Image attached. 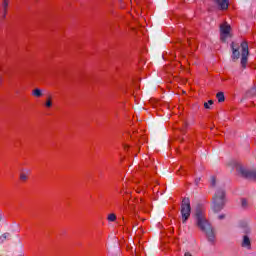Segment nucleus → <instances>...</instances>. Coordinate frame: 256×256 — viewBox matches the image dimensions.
<instances>
[{
  "label": "nucleus",
  "instance_id": "1",
  "mask_svg": "<svg viewBox=\"0 0 256 256\" xmlns=\"http://www.w3.org/2000/svg\"><path fill=\"white\" fill-rule=\"evenodd\" d=\"M194 221L197 229L205 233L209 243H212V245L215 244V229H213V226H211V223H209V220L205 217V210H203V205L201 204H198L196 207Z\"/></svg>",
  "mask_w": 256,
  "mask_h": 256
},
{
  "label": "nucleus",
  "instance_id": "2",
  "mask_svg": "<svg viewBox=\"0 0 256 256\" xmlns=\"http://www.w3.org/2000/svg\"><path fill=\"white\" fill-rule=\"evenodd\" d=\"M227 203V192L223 188H218L212 198V209L215 213L222 211Z\"/></svg>",
  "mask_w": 256,
  "mask_h": 256
},
{
  "label": "nucleus",
  "instance_id": "3",
  "mask_svg": "<svg viewBox=\"0 0 256 256\" xmlns=\"http://www.w3.org/2000/svg\"><path fill=\"white\" fill-rule=\"evenodd\" d=\"M181 215H182V223H187V219L191 217V202L189 198H184L181 204Z\"/></svg>",
  "mask_w": 256,
  "mask_h": 256
},
{
  "label": "nucleus",
  "instance_id": "4",
  "mask_svg": "<svg viewBox=\"0 0 256 256\" xmlns=\"http://www.w3.org/2000/svg\"><path fill=\"white\" fill-rule=\"evenodd\" d=\"M236 171L239 175L244 177V179H252L253 181H256V170H249L242 165H237Z\"/></svg>",
  "mask_w": 256,
  "mask_h": 256
},
{
  "label": "nucleus",
  "instance_id": "5",
  "mask_svg": "<svg viewBox=\"0 0 256 256\" xmlns=\"http://www.w3.org/2000/svg\"><path fill=\"white\" fill-rule=\"evenodd\" d=\"M241 47V67L245 69L247 67V61L249 59V44L247 41H243L240 44Z\"/></svg>",
  "mask_w": 256,
  "mask_h": 256
},
{
  "label": "nucleus",
  "instance_id": "6",
  "mask_svg": "<svg viewBox=\"0 0 256 256\" xmlns=\"http://www.w3.org/2000/svg\"><path fill=\"white\" fill-rule=\"evenodd\" d=\"M229 37H231V25H229L227 22H224L220 25V40L222 43H225Z\"/></svg>",
  "mask_w": 256,
  "mask_h": 256
},
{
  "label": "nucleus",
  "instance_id": "7",
  "mask_svg": "<svg viewBox=\"0 0 256 256\" xmlns=\"http://www.w3.org/2000/svg\"><path fill=\"white\" fill-rule=\"evenodd\" d=\"M231 49H232V60L237 61V59L241 57V52H239V44H235V42H232Z\"/></svg>",
  "mask_w": 256,
  "mask_h": 256
},
{
  "label": "nucleus",
  "instance_id": "8",
  "mask_svg": "<svg viewBox=\"0 0 256 256\" xmlns=\"http://www.w3.org/2000/svg\"><path fill=\"white\" fill-rule=\"evenodd\" d=\"M221 9V11H227L229 9V1L228 0H213Z\"/></svg>",
  "mask_w": 256,
  "mask_h": 256
},
{
  "label": "nucleus",
  "instance_id": "9",
  "mask_svg": "<svg viewBox=\"0 0 256 256\" xmlns=\"http://www.w3.org/2000/svg\"><path fill=\"white\" fill-rule=\"evenodd\" d=\"M43 107L46 109H52L53 107V95L48 94L43 102Z\"/></svg>",
  "mask_w": 256,
  "mask_h": 256
},
{
  "label": "nucleus",
  "instance_id": "10",
  "mask_svg": "<svg viewBox=\"0 0 256 256\" xmlns=\"http://www.w3.org/2000/svg\"><path fill=\"white\" fill-rule=\"evenodd\" d=\"M242 247H245L246 249H251V239H249V236L245 235L243 237Z\"/></svg>",
  "mask_w": 256,
  "mask_h": 256
},
{
  "label": "nucleus",
  "instance_id": "11",
  "mask_svg": "<svg viewBox=\"0 0 256 256\" xmlns=\"http://www.w3.org/2000/svg\"><path fill=\"white\" fill-rule=\"evenodd\" d=\"M32 96L36 97L37 99L43 97V90L36 88L32 90Z\"/></svg>",
  "mask_w": 256,
  "mask_h": 256
},
{
  "label": "nucleus",
  "instance_id": "12",
  "mask_svg": "<svg viewBox=\"0 0 256 256\" xmlns=\"http://www.w3.org/2000/svg\"><path fill=\"white\" fill-rule=\"evenodd\" d=\"M20 181H22L23 183H25L26 181H28L29 180V172H24V171H22L21 173H20Z\"/></svg>",
  "mask_w": 256,
  "mask_h": 256
},
{
  "label": "nucleus",
  "instance_id": "13",
  "mask_svg": "<svg viewBox=\"0 0 256 256\" xmlns=\"http://www.w3.org/2000/svg\"><path fill=\"white\" fill-rule=\"evenodd\" d=\"M2 7L4 11V17L7 15V11H9V0H2Z\"/></svg>",
  "mask_w": 256,
  "mask_h": 256
},
{
  "label": "nucleus",
  "instance_id": "14",
  "mask_svg": "<svg viewBox=\"0 0 256 256\" xmlns=\"http://www.w3.org/2000/svg\"><path fill=\"white\" fill-rule=\"evenodd\" d=\"M216 99H218V103H223L225 101V94L223 92H218L216 94Z\"/></svg>",
  "mask_w": 256,
  "mask_h": 256
},
{
  "label": "nucleus",
  "instance_id": "15",
  "mask_svg": "<svg viewBox=\"0 0 256 256\" xmlns=\"http://www.w3.org/2000/svg\"><path fill=\"white\" fill-rule=\"evenodd\" d=\"M9 237H11V234L9 233H4L0 236V245L5 243V241H7V239H9Z\"/></svg>",
  "mask_w": 256,
  "mask_h": 256
},
{
  "label": "nucleus",
  "instance_id": "16",
  "mask_svg": "<svg viewBox=\"0 0 256 256\" xmlns=\"http://www.w3.org/2000/svg\"><path fill=\"white\" fill-rule=\"evenodd\" d=\"M255 95H256V87H252L246 93V96H248V97H255Z\"/></svg>",
  "mask_w": 256,
  "mask_h": 256
},
{
  "label": "nucleus",
  "instance_id": "17",
  "mask_svg": "<svg viewBox=\"0 0 256 256\" xmlns=\"http://www.w3.org/2000/svg\"><path fill=\"white\" fill-rule=\"evenodd\" d=\"M107 220L110 222H115L117 221V215H115V213H111L108 215Z\"/></svg>",
  "mask_w": 256,
  "mask_h": 256
},
{
  "label": "nucleus",
  "instance_id": "18",
  "mask_svg": "<svg viewBox=\"0 0 256 256\" xmlns=\"http://www.w3.org/2000/svg\"><path fill=\"white\" fill-rule=\"evenodd\" d=\"M147 205H149V204H147V203L145 202V200L140 199V204H139V208H140V209H145V207H147Z\"/></svg>",
  "mask_w": 256,
  "mask_h": 256
},
{
  "label": "nucleus",
  "instance_id": "19",
  "mask_svg": "<svg viewBox=\"0 0 256 256\" xmlns=\"http://www.w3.org/2000/svg\"><path fill=\"white\" fill-rule=\"evenodd\" d=\"M211 105H213V100H209L208 102L204 103L205 109H211Z\"/></svg>",
  "mask_w": 256,
  "mask_h": 256
},
{
  "label": "nucleus",
  "instance_id": "20",
  "mask_svg": "<svg viewBox=\"0 0 256 256\" xmlns=\"http://www.w3.org/2000/svg\"><path fill=\"white\" fill-rule=\"evenodd\" d=\"M216 183H217V180H216L215 176H212L211 177V187H215Z\"/></svg>",
  "mask_w": 256,
  "mask_h": 256
},
{
  "label": "nucleus",
  "instance_id": "21",
  "mask_svg": "<svg viewBox=\"0 0 256 256\" xmlns=\"http://www.w3.org/2000/svg\"><path fill=\"white\" fill-rule=\"evenodd\" d=\"M241 205L245 209L247 207V205H248L247 200L246 199H242L241 200Z\"/></svg>",
  "mask_w": 256,
  "mask_h": 256
},
{
  "label": "nucleus",
  "instance_id": "22",
  "mask_svg": "<svg viewBox=\"0 0 256 256\" xmlns=\"http://www.w3.org/2000/svg\"><path fill=\"white\" fill-rule=\"evenodd\" d=\"M201 181V178H196L195 179V183H196V185H199V182Z\"/></svg>",
  "mask_w": 256,
  "mask_h": 256
},
{
  "label": "nucleus",
  "instance_id": "23",
  "mask_svg": "<svg viewBox=\"0 0 256 256\" xmlns=\"http://www.w3.org/2000/svg\"><path fill=\"white\" fill-rule=\"evenodd\" d=\"M218 219H225V215H220V216H218Z\"/></svg>",
  "mask_w": 256,
  "mask_h": 256
},
{
  "label": "nucleus",
  "instance_id": "24",
  "mask_svg": "<svg viewBox=\"0 0 256 256\" xmlns=\"http://www.w3.org/2000/svg\"><path fill=\"white\" fill-rule=\"evenodd\" d=\"M124 149H129V146H128V145H125V146H124Z\"/></svg>",
  "mask_w": 256,
  "mask_h": 256
},
{
  "label": "nucleus",
  "instance_id": "25",
  "mask_svg": "<svg viewBox=\"0 0 256 256\" xmlns=\"http://www.w3.org/2000/svg\"><path fill=\"white\" fill-rule=\"evenodd\" d=\"M188 45L191 46V40H188Z\"/></svg>",
  "mask_w": 256,
  "mask_h": 256
},
{
  "label": "nucleus",
  "instance_id": "26",
  "mask_svg": "<svg viewBox=\"0 0 256 256\" xmlns=\"http://www.w3.org/2000/svg\"><path fill=\"white\" fill-rule=\"evenodd\" d=\"M1 219H3V216L0 214V221H1Z\"/></svg>",
  "mask_w": 256,
  "mask_h": 256
},
{
  "label": "nucleus",
  "instance_id": "27",
  "mask_svg": "<svg viewBox=\"0 0 256 256\" xmlns=\"http://www.w3.org/2000/svg\"><path fill=\"white\" fill-rule=\"evenodd\" d=\"M137 193H141V190H137Z\"/></svg>",
  "mask_w": 256,
  "mask_h": 256
}]
</instances>
